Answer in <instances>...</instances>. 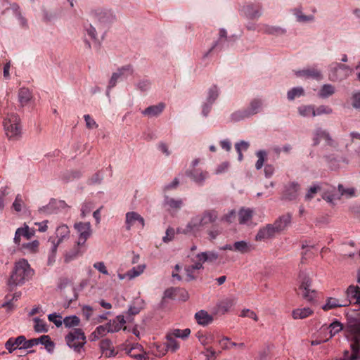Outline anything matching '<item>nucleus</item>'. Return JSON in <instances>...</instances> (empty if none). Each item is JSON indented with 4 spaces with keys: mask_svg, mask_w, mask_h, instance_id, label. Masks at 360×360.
I'll use <instances>...</instances> for the list:
<instances>
[{
    "mask_svg": "<svg viewBox=\"0 0 360 360\" xmlns=\"http://www.w3.org/2000/svg\"><path fill=\"white\" fill-rule=\"evenodd\" d=\"M217 218L218 214L215 210H205L193 217L185 226L179 227L177 233L196 236L204 227L214 223Z\"/></svg>",
    "mask_w": 360,
    "mask_h": 360,
    "instance_id": "nucleus-1",
    "label": "nucleus"
},
{
    "mask_svg": "<svg viewBox=\"0 0 360 360\" xmlns=\"http://www.w3.org/2000/svg\"><path fill=\"white\" fill-rule=\"evenodd\" d=\"M34 272L27 260L21 259L16 262L8 280L7 284L9 290L12 291L16 286L23 285L26 281L31 279Z\"/></svg>",
    "mask_w": 360,
    "mask_h": 360,
    "instance_id": "nucleus-2",
    "label": "nucleus"
},
{
    "mask_svg": "<svg viewBox=\"0 0 360 360\" xmlns=\"http://www.w3.org/2000/svg\"><path fill=\"white\" fill-rule=\"evenodd\" d=\"M346 294L347 300H340L333 297L328 298L326 304L322 307L323 309L328 311L336 307H345L352 302L360 305V287L350 285L347 289Z\"/></svg>",
    "mask_w": 360,
    "mask_h": 360,
    "instance_id": "nucleus-3",
    "label": "nucleus"
},
{
    "mask_svg": "<svg viewBox=\"0 0 360 360\" xmlns=\"http://www.w3.org/2000/svg\"><path fill=\"white\" fill-rule=\"evenodd\" d=\"M91 18L101 27H108L115 23L117 18L115 11L108 7L99 6L89 11Z\"/></svg>",
    "mask_w": 360,
    "mask_h": 360,
    "instance_id": "nucleus-4",
    "label": "nucleus"
},
{
    "mask_svg": "<svg viewBox=\"0 0 360 360\" xmlns=\"http://www.w3.org/2000/svg\"><path fill=\"white\" fill-rule=\"evenodd\" d=\"M75 229L79 233V238L77 241V248L72 252L66 254L65 262H69L76 258L79 255L82 254L79 247L84 245L86 240L91 236L92 230L90 222H78L75 224Z\"/></svg>",
    "mask_w": 360,
    "mask_h": 360,
    "instance_id": "nucleus-5",
    "label": "nucleus"
},
{
    "mask_svg": "<svg viewBox=\"0 0 360 360\" xmlns=\"http://www.w3.org/2000/svg\"><path fill=\"white\" fill-rule=\"evenodd\" d=\"M347 337L352 341V352L346 351L342 360H360V323L349 327Z\"/></svg>",
    "mask_w": 360,
    "mask_h": 360,
    "instance_id": "nucleus-6",
    "label": "nucleus"
},
{
    "mask_svg": "<svg viewBox=\"0 0 360 360\" xmlns=\"http://www.w3.org/2000/svg\"><path fill=\"white\" fill-rule=\"evenodd\" d=\"M66 344L75 352H79L86 343V336L81 328L71 330L65 338Z\"/></svg>",
    "mask_w": 360,
    "mask_h": 360,
    "instance_id": "nucleus-7",
    "label": "nucleus"
},
{
    "mask_svg": "<svg viewBox=\"0 0 360 360\" xmlns=\"http://www.w3.org/2000/svg\"><path fill=\"white\" fill-rule=\"evenodd\" d=\"M4 127L6 135L9 138H13L20 134V118L14 113L8 114L4 121Z\"/></svg>",
    "mask_w": 360,
    "mask_h": 360,
    "instance_id": "nucleus-8",
    "label": "nucleus"
},
{
    "mask_svg": "<svg viewBox=\"0 0 360 360\" xmlns=\"http://www.w3.org/2000/svg\"><path fill=\"white\" fill-rule=\"evenodd\" d=\"M349 66L339 63H334L330 67L329 78L333 82L342 81L349 76Z\"/></svg>",
    "mask_w": 360,
    "mask_h": 360,
    "instance_id": "nucleus-9",
    "label": "nucleus"
},
{
    "mask_svg": "<svg viewBox=\"0 0 360 360\" xmlns=\"http://www.w3.org/2000/svg\"><path fill=\"white\" fill-rule=\"evenodd\" d=\"M295 75L297 77L313 79L317 81L323 79L321 70H320L316 65L307 67L302 70L295 71Z\"/></svg>",
    "mask_w": 360,
    "mask_h": 360,
    "instance_id": "nucleus-10",
    "label": "nucleus"
},
{
    "mask_svg": "<svg viewBox=\"0 0 360 360\" xmlns=\"http://www.w3.org/2000/svg\"><path fill=\"white\" fill-rule=\"evenodd\" d=\"M126 229L129 231L132 227L143 229L144 227V219L136 212H129L125 217Z\"/></svg>",
    "mask_w": 360,
    "mask_h": 360,
    "instance_id": "nucleus-11",
    "label": "nucleus"
},
{
    "mask_svg": "<svg viewBox=\"0 0 360 360\" xmlns=\"http://www.w3.org/2000/svg\"><path fill=\"white\" fill-rule=\"evenodd\" d=\"M311 285V281L309 277L304 276L301 281L300 286L299 288L300 292L302 297L309 302L313 301L316 297V291L311 290L309 288Z\"/></svg>",
    "mask_w": 360,
    "mask_h": 360,
    "instance_id": "nucleus-12",
    "label": "nucleus"
},
{
    "mask_svg": "<svg viewBox=\"0 0 360 360\" xmlns=\"http://www.w3.org/2000/svg\"><path fill=\"white\" fill-rule=\"evenodd\" d=\"M242 12L249 19H258L261 15V6L259 3L248 2L243 6Z\"/></svg>",
    "mask_w": 360,
    "mask_h": 360,
    "instance_id": "nucleus-13",
    "label": "nucleus"
},
{
    "mask_svg": "<svg viewBox=\"0 0 360 360\" xmlns=\"http://www.w3.org/2000/svg\"><path fill=\"white\" fill-rule=\"evenodd\" d=\"M321 140H324L326 143L329 146H333L334 143L333 140L326 130L317 128L313 133V145L317 146L319 144Z\"/></svg>",
    "mask_w": 360,
    "mask_h": 360,
    "instance_id": "nucleus-14",
    "label": "nucleus"
},
{
    "mask_svg": "<svg viewBox=\"0 0 360 360\" xmlns=\"http://www.w3.org/2000/svg\"><path fill=\"white\" fill-rule=\"evenodd\" d=\"M278 231L275 229L273 224H269L266 226L261 228L257 236V240H264L266 239L271 238L274 237L276 234H278Z\"/></svg>",
    "mask_w": 360,
    "mask_h": 360,
    "instance_id": "nucleus-15",
    "label": "nucleus"
},
{
    "mask_svg": "<svg viewBox=\"0 0 360 360\" xmlns=\"http://www.w3.org/2000/svg\"><path fill=\"white\" fill-rule=\"evenodd\" d=\"M292 215L289 213L278 217L273 224L278 233L284 231L291 223Z\"/></svg>",
    "mask_w": 360,
    "mask_h": 360,
    "instance_id": "nucleus-16",
    "label": "nucleus"
},
{
    "mask_svg": "<svg viewBox=\"0 0 360 360\" xmlns=\"http://www.w3.org/2000/svg\"><path fill=\"white\" fill-rule=\"evenodd\" d=\"M56 235L57 241L55 240V244L59 245L64 240L67 239L70 236V229L68 226L63 224L59 226L56 231ZM53 238H49V241L53 240Z\"/></svg>",
    "mask_w": 360,
    "mask_h": 360,
    "instance_id": "nucleus-17",
    "label": "nucleus"
},
{
    "mask_svg": "<svg viewBox=\"0 0 360 360\" xmlns=\"http://www.w3.org/2000/svg\"><path fill=\"white\" fill-rule=\"evenodd\" d=\"M25 340V336L20 335L16 338H9L6 344L5 347L8 349L9 353H12L16 349H22V341Z\"/></svg>",
    "mask_w": 360,
    "mask_h": 360,
    "instance_id": "nucleus-18",
    "label": "nucleus"
},
{
    "mask_svg": "<svg viewBox=\"0 0 360 360\" xmlns=\"http://www.w3.org/2000/svg\"><path fill=\"white\" fill-rule=\"evenodd\" d=\"M165 108L164 103H159L157 105H150L142 111V114L148 117H157L160 115Z\"/></svg>",
    "mask_w": 360,
    "mask_h": 360,
    "instance_id": "nucleus-19",
    "label": "nucleus"
},
{
    "mask_svg": "<svg viewBox=\"0 0 360 360\" xmlns=\"http://www.w3.org/2000/svg\"><path fill=\"white\" fill-rule=\"evenodd\" d=\"M252 249V245L243 240L236 242L233 245H226V250H235L242 254L249 252Z\"/></svg>",
    "mask_w": 360,
    "mask_h": 360,
    "instance_id": "nucleus-20",
    "label": "nucleus"
},
{
    "mask_svg": "<svg viewBox=\"0 0 360 360\" xmlns=\"http://www.w3.org/2000/svg\"><path fill=\"white\" fill-rule=\"evenodd\" d=\"M187 175L197 184H202L208 176L207 172L199 169H193L186 172Z\"/></svg>",
    "mask_w": 360,
    "mask_h": 360,
    "instance_id": "nucleus-21",
    "label": "nucleus"
},
{
    "mask_svg": "<svg viewBox=\"0 0 360 360\" xmlns=\"http://www.w3.org/2000/svg\"><path fill=\"white\" fill-rule=\"evenodd\" d=\"M258 30L267 34L276 36L283 35L286 32L285 30L282 27L278 26H270L268 25H260Z\"/></svg>",
    "mask_w": 360,
    "mask_h": 360,
    "instance_id": "nucleus-22",
    "label": "nucleus"
},
{
    "mask_svg": "<svg viewBox=\"0 0 360 360\" xmlns=\"http://www.w3.org/2000/svg\"><path fill=\"white\" fill-rule=\"evenodd\" d=\"M195 319L197 323L202 326H207L211 323L214 320L213 316L209 314L205 310H200L195 313Z\"/></svg>",
    "mask_w": 360,
    "mask_h": 360,
    "instance_id": "nucleus-23",
    "label": "nucleus"
},
{
    "mask_svg": "<svg viewBox=\"0 0 360 360\" xmlns=\"http://www.w3.org/2000/svg\"><path fill=\"white\" fill-rule=\"evenodd\" d=\"M263 101L260 98H254L250 103L249 106L245 108L249 117L257 114L262 108Z\"/></svg>",
    "mask_w": 360,
    "mask_h": 360,
    "instance_id": "nucleus-24",
    "label": "nucleus"
},
{
    "mask_svg": "<svg viewBox=\"0 0 360 360\" xmlns=\"http://www.w3.org/2000/svg\"><path fill=\"white\" fill-rule=\"evenodd\" d=\"M217 258V256L214 253L202 252L197 255L198 262L192 265V268L195 269H200L202 268V264L208 260H214Z\"/></svg>",
    "mask_w": 360,
    "mask_h": 360,
    "instance_id": "nucleus-25",
    "label": "nucleus"
},
{
    "mask_svg": "<svg viewBox=\"0 0 360 360\" xmlns=\"http://www.w3.org/2000/svg\"><path fill=\"white\" fill-rule=\"evenodd\" d=\"M32 94L27 88L22 87L18 91V101L22 107L27 105L32 99Z\"/></svg>",
    "mask_w": 360,
    "mask_h": 360,
    "instance_id": "nucleus-26",
    "label": "nucleus"
},
{
    "mask_svg": "<svg viewBox=\"0 0 360 360\" xmlns=\"http://www.w3.org/2000/svg\"><path fill=\"white\" fill-rule=\"evenodd\" d=\"M126 323L123 316H117L115 319L110 321L107 325L108 327V332L114 333L119 331L122 326Z\"/></svg>",
    "mask_w": 360,
    "mask_h": 360,
    "instance_id": "nucleus-27",
    "label": "nucleus"
},
{
    "mask_svg": "<svg viewBox=\"0 0 360 360\" xmlns=\"http://www.w3.org/2000/svg\"><path fill=\"white\" fill-rule=\"evenodd\" d=\"M299 190L300 186L298 184L290 183L286 186L284 197L289 200H295L298 195Z\"/></svg>",
    "mask_w": 360,
    "mask_h": 360,
    "instance_id": "nucleus-28",
    "label": "nucleus"
},
{
    "mask_svg": "<svg viewBox=\"0 0 360 360\" xmlns=\"http://www.w3.org/2000/svg\"><path fill=\"white\" fill-rule=\"evenodd\" d=\"M100 346L103 354H104L106 357H111L115 355L112 343L109 339L102 340L101 341Z\"/></svg>",
    "mask_w": 360,
    "mask_h": 360,
    "instance_id": "nucleus-29",
    "label": "nucleus"
},
{
    "mask_svg": "<svg viewBox=\"0 0 360 360\" xmlns=\"http://www.w3.org/2000/svg\"><path fill=\"white\" fill-rule=\"evenodd\" d=\"M165 204L170 210L177 211L181 209L184 202L181 199H175L168 196L165 197Z\"/></svg>",
    "mask_w": 360,
    "mask_h": 360,
    "instance_id": "nucleus-30",
    "label": "nucleus"
},
{
    "mask_svg": "<svg viewBox=\"0 0 360 360\" xmlns=\"http://www.w3.org/2000/svg\"><path fill=\"white\" fill-rule=\"evenodd\" d=\"M252 218V211L250 209H241L238 212V221L240 224H248Z\"/></svg>",
    "mask_w": 360,
    "mask_h": 360,
    "instance_id": "nucleus-31",
    "label": "nucleus"
},
{
    "mask_svg": "<svg viewBox=\"0 0 360 360\" xmlns=\"http://www.w3.org/2000/svg\"><path fill=\"white\" fill-rule=\"evenodd\" d=\"M313 311L309 307L296 309L292 311V315L294 319H303L311 315Z\"/></svg>",
    "mask_w": 360,
    "mask_h": 360,
    "instance_id": "nucleus-32",
    "label": "nucleus"
},
{
    "mask_svg": "<svg viewBox=\"0 0 360 360\" xmlns=\"http://www.w3.org/2000/svg\"><path fill=\"white\" fill-rule=\"evenodd\" d=\"M299 115L304 117L309 116L314 117V105H301L297 108Z\"/></svg>",
    "mask_w": 360,
    "mask_h": 360,
    "instance_id": "nucleus-33",
    "label": "nucleus"
},
{
    "mask_svg": "<svg viewBox=\"0 0 360 360\" xmlns=\"http://www.w3.org/2000/svg\"><path fill=\"white\" fill-rule=\"evenodd\" d=\"M120 79H126L128 77L131 76L134 73L133 66L130 64L122 66L118 68L116 71Z\"/></svg>",
    "mask_w": 360,
    "mask_h": 360,
    "instance_id": "nucleus-34",
    "label": "nucleus"
},
{
    "mask_svg": "<svg viewBox=\"0 0 360 360\" xmlns=\"http://www.w3.org/2000/svg\"><path fill=\"white\" fill-rule=\"evenodd\" d=\"M335 92L334 86L327 84L321 86L319 91V96L322 98H327L333 95Z\"/></svg>",
    "mask_w": 360,
    "mask_h": 360,
    "instance_id": "nucleus-35",
    "label": "nucleus"
},
{
    "mask_svg": "<svg viewBox=\"0 0 360 360\" xmlns=\"http://www.w3.org/2000/svg\"><path fill=\"white\" fill-rule=\"evenodd\" d=\"M39 344H41L44 345L45 349L47 350L48 352L51 353L53 352L55 344L54 342L51 340L50 337L49 335H41L40 338H38Z\"/></svg>",
    "mask_w": 360,
    "mask_h": 360,
    "instance_id": "nucleus-36",
    "label": "nucleus"
},
{
    "mask_svg": "<svg viewBox=\"0 0 360 360\" xmlns=\"http://www.w3.org/2000/svg\"><path fill=\"white\" fill-rule=\"evenodd\" d=\"M39 243L35 240L30 243H24L22 245V249L25 253H35L38 251Z\"/></svg>",
    "mask_w": 360,
    "mask_h": 360,
    "instance_id": "nucleus-37",
    "label": "nucleus"
},
{
    "mask_svg": "<svg viewBox=\"0 0 360 360\" xmlns=\"http://www.w3.org/2000/svg\"><path fill=\"white\" fill-rule=\"evenodd\" d=\"M293 14L297 18V21L300 22H307L313 21L314 20V17L312 15H306L302 13V11L300 8H295L293 10Z\"/></svg>",
    "mask_w": 360,
    "mask_h": 360,
    "instance_id": "nucleus-38",
    "label": "nucleus"
},
{
    "mask_svg": "<svg viewBox=\"0 0 360 360\" xmlns=\"http://www.w3.org/2000/svg\"><path fill=\"white\" fill-rule=\"evenodd\" d=\"M63 323L66 328L78 326L80 319L77 316H67L63 319Z\"/></svg>",
    "mask_w": 360,
    "mask_h": 360,
    "instance_id": "nucleus-39",
    "label": "nucleus"
},
{
    "mask_svg": "<svg viewBox=\"0 0 360 360\" xmlns=\"http://www.w3.org/2000/svg\"><path fill=\"white\" fill-rule=\"evenodd\" d=\"M332 112L333 109L328 105H321L318 107L314 105V117L322 115H330Z\"/></svg>",
    "mask_w": 360,
    "mask_h": 360,
    "instance_id": "nucleus-40",
    "label": "nucleus"
},
{
    "mask_svg": "<svg viewBox=\"0 0 360 360\" xmlns=\"http://www.w3.org/2000/svg\"><path fill=\"white\" fill-rule=\"evenodd\" d=\"M169 333L174 338H179L184 340L188 337L191 333V330L189 328H186L184 330L174 329Z\"/></svg>",
    "mask_w": 360,
    "mask_h": 360,
    "instance_id": "nucleus-41",
    "label": "nucleus"
},
{
    "mask_svg": "<svg viewBox=\"0 0 360 360\" xmlns=\"http://www.w3.org/2000/svg\"><path fill=\"white\" fill-rule=\"evenodd\" d=\"M250 117L248 115L247 111L245 109L238 110L234 112L231 115L230 119L231 121L233 122H238L240 120H244L245 118Z\"/></svg>",
    "mask_w": 360,
    "mask_h": 360,
    "instance_id": "nucleus-42",
    "label": "nucleus"
},
{
    "mask_svg": "<svg viewBox=\"0 0 360 360\" xmlns=\"http://www.w3.org/2000/svg\"><path fill=\"white\" fill-rule=\"evenodd\" d=\"M145 267V265H139L137 266L132 268L131 270L127 272V277L129 279H131L136 276H139L143 272Z\"/></svg>",
    "mask_w": 360,
    "mask_h": 360,
    "instance_id": "nucleus-43",
    "label": "nucleus"
},
{
    "mask_svg": "<svg viewBox=\"0 0 360 360\" xmlns=\"http://www.w3.org/2000/svg\"><path fill=\"white\" fill-rule=\"evenodd\" d=\"M167 347L172 352H175L179 348V342L169 333L167 335Z\"/></svg>",
    "mask_w": 360,
    "mask_h": 360,
    "instance_id": "nucleus-44",
    "label": "nucleus"
},
{
    "mask_svg": "<svg viewBox=\"0 0 360 360\" xmlns=\"http://www.w3.org/2000/svg\"><path fill=\"white\" fill-rule=\"evenodd\" d=\"M342 329V324L338 321H334L328 327V333H330L329 338L333 337L336 333L341 331Z\"/></svg>",
    "mask_w": 360,
    "mask_h": 360,
    "instance_id": "nucleus-45",
    "label": "nucleus"
},
{
    "mask_svg": "<svg viewBox=\"0 0 360 360\" xmlns=\"http://www.w3.org/2000/svg\"><path fill=\"white\" fill-rule=\"evenodd\" d=\"M212 316H213L214 319L224 315L225 314V303L221 302L220 303L217 304L212 309Z\"/></svg>",
    "mask_w": 360,
    "mask_h": 360,
    "instance_id": "nucleus-46",
    "label": "nucleus"
},
{
    "mask_svg": "<svg viewBox=\"0 0 360 360\" xmlns=\"http://www.w3.org/2000/svg\"><path fill=\"white\" fill-rule=\"evenodd\" d=\"M304 95V89L302 87H295L288 92V99L290 101L294 100L296 97H300Z\"/></svg>",
    "mask_w": 360,
    "mask_h": 360,
    "instance_id": "nucleus-47",
    "label": "nucleus"
},
{
    "mask_svg": "<svg viewBox=\"0 0 360 360\" xmlns=\"http://www.w3.org/2000/svg\"><path fill=\"white\" fill-rule=\"evenodd\" d=\"M202 354L206 356V360H215L221 352L217 351L212 347H208L205 349V352H202Z\"/></svg>",
    "mask_w": 360,
    "mask_h": 360,
    "instance_id": "nucleus-48",
    "label": "nucleus"
},
{
    "mask_svg": "<svg viewBox=\"0 0 360 360\" xmlns=\"http://www.w3.org/2000/svg\"><path fill=\"white\" fill-rule=\"evenodd\" d=\"M249 146H250L249 143L246 142L245 141H242L240 143H237L236 144V146H235L236 150L237 153H238V159L240 160H241L243 158L242 151L247 150L248 149Z\"/></svg>",
    "mask_w": 360,
    "mask_h": 360,
    "instance_id": "nucleus-49",
    "label": "nucleus"
},
{
    "mask_svg": "<svg viewBox=\"0 0 360 360\" xmlns=\"http://www.w3.org/2000/svg\"><path fill=\"white\" fill-rule=\"evenodd\" d=\"M219 92L217 87L216 86H212L209 89L207 101L212 104L217 98Z\"/></svg>",
    "mask_w": 360,
    "mask_h": 360,
    "instance_id": "nucleus-50",
    "label": "nucleus"
},
{
    "mask_svg": "<svg viewBox=\"0 0 360 360\" xmlns=\"http://www.w3.org/2000/svg\"><path fill=\"white\" fill-rule=\"evenodd\" d=\"M51 251L48 258V264L52 265L55 262L56 255L57 252L58 244H55V240H51Z\"/></svg>",
    "mask_w": 360,
    "mask_h": 360,
    "instance_id": "nucleus-51",
    "label": "nucleus"
},
{
    "mask_svg": "<svg viewBox=\"0 0 360 360\" xmlns=\"http://www.w3.org/2000/svg\"><path fill=\"white\" fill-rule=\"evenodd\" d=\"M48 319L50 322H53L58 328L60 327L63 323L62 316L57 313L49 314Z\"/></svg>",
    "mask_w": 360,
    "mask_h": 360,
    "instance_id": "nucleus-52",
    "label": "nucleus"
},
{
    "mask_svg": "<svg viewBox=\"0 0 360 360\" xmlns=\"http://www.w3.org/2000/svg\"><path fill=\"white\" fill-rule=\"evenodd\" d=\"M209 238L213 240L222 233V228H219L217 225H213L212 229L208 231Z\"/></svg>",
    "mask_w": 360,
    "mask_h": 360,
    "instance_id": "nucleus-53",
    "label": "nucleus"
},
{
    "mask_svg": "<svg viewBox=\"0 0 360 360\" xmlns=\"http://www.w3.org/2000/svg\"><path fill=\"white\" fill-rule=\"evenodd\" d=\"M35 325H34V330L37 332H47L48 331V326L45 321L40 320L39 319H36L34 320Z\"/></svg>",
    "mask_w": 360,
    "mask_h": 360,
    "instance_id": "nucleus-54",
    "label": "nucleus"
},
{
    "mask_svg": "<svg viewBox=\"0 0 360 360\" xmlns=\"http://www.w3.org/2000/svg\"><path fill=\"white\" fill-rule=\"evenodd\" d=\"M107 333L109 332L108 325L106 324L105 326H98L92 335H94L96 338H98L99 337L105 335Z\"/></svg>",
    "mask_w": 360,
    "mask_h": 360,
    "instance_id": "nucleus-55",
    "label": "nucleus"
},
{
    "mask_svg": "<svg viewBox=\"0 0 360 360\" xmlns=\"http://www.w3.org/2000/svg\"><path fill=\"white\" fill-rule=\"evenodd\" d=\"M257 156L258 158V160L255 164V167L257 168V169H259L262 167L264 165V162L266 156V153L264 150H259L257 153Z\"/></svg>",
    "mask_w": 360,
    "mask_h": 360,
    "instance_id": "nucleus-56",
    "label": "nucleus"
},
{
    "mask_svg": "<svg viewBox=\"0 0 360 360\" xmlns=\"http://www.w3.org/2000/svg\"><path fill=\"white\" fill-rule=\"evenodd\" d=\"M103 179V174L98 172L92 175V176L88 180L89 184H99L101 183Z\"/></svg>",
    "mask_w": 360,
    "mask_h": 360,
    "instance_id": "nucleus-57",
    "label": "nucleus"
},
{
    "mask_svg": "<svg viewBox=\"0 0 360 360\" xmlns=\"http://www.w3.org/2000/svg\"><path fill=\"white\" fill-rule=\"evenodd\" d=\"M23 204L24 202L22 195L20 194H18L13 203V207L16 212H20L22 210Z\"/></svg>",
    "mask_w": 360,
    "mask_h": 360,
    "instance_id": "nucleus-58",
    "label": "nucleus"
},
{
    "mask_svg": "<svg viewBox=\"0 0 360 360\" xmlns=\"http://www.w3.org/2000/svg\"><path fill=\"white\" fill-rule=\"evenodd\" d=\"M9 9H11L13 11V13L16 15L22 26H25L27 23L26 20L24 18H22L20 12H18V6L17 4H12Z\"/></svg>",
    "mask_w": 360,
    "mask_h": 360,
    "instance_id": "nucleus-59",
    "label": "nucleus"
},
{
    "mask_svg": "<svg viewBox=\"0 0 360 360\" xmlns=\"http://www.w3.org/2000/svg\"><path fill=\"white\" fill-rule=\"evenodd\" d=\"M18 230H21V236L25 237L27 240L31 239L32 237L34 236V231H30L28 226L25 225L24 227L18 228Z\"/></svg>",
    "mask_w": 360,
    "mask_h": 360,
    "instance_id": "nucleus-60",
    "label": "nucleus"
},
{
    "mask_svg": "<svg viewBox=\"0 0 360 360\" xmlns=\"http://www.w3.org/2000/svg\"><path fill=\"white\" fill-rule=\"evenodd\" d=\"M37 345H39L38 338H33L27 340L25 338L24 341H22V349H30Z\"/></svg>",
    "mask_w": 360,
    "mask_h": 360,
    "instance_id": "nucleus-61",
    "label": "nucleus"
},
{
    "mask_svg": "<svg viewBox=\"0 0 360 360\" xmlns=\"http://www.w3.org/2000/svg\"><path fill=\"white\" fill-rule=\"evenodd\" d=\"M320 190L319 186H314L309 188L307 193L305 195V200H310L314 198L315 194Z\"/></svg>",
    "mask_w": 360,
    "mask_h": 360,
    "instance_id": "nucleus-62",
    "label": "nucleus"
},
{
    "mask_svg": "<svg viewBox=\"0 0 360 360\" xmlns=\"http://www.w3.org/2000/svg\"><path fill=\"white\" fill-rule=\"evenodd\" d=\"M84 118L86 122V126L88 129H94L98 127V124L89 115H85Z\"/></svg>",
    "mask_w": 360,
    "mask_h": 360,
    "instance_id": "nucleus-63",
    "label": "nucleus"
},
{
    "mask_svg": "<svg viewBox=\"0 0 360 360\" xmlns=\"http://www.w3.org/2000/svg\"><path fill=\"white\" fill-rule=\"evenodd\" d=\"M352 106L354 108H360V91L353 93L352 96Z\"/></svg>",
    "mask_w": 360,
    "mask_h": 360,
    "instance_id": "nucleus-64",
    "label": "nucleus"
}]
</instances>
